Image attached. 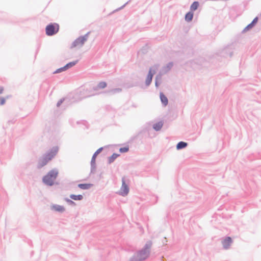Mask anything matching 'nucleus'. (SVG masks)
<instances>
[{
  "mask_svg": "<svg viewBox=\"0 0 261 261\" xmlns=\"http://www.w3.org/2000/svg\"><path fill=\"white\" fill-rule=\"evenodd\" d=\"M59 30L58 24L54 23L47 25L45 28L46 34L47 36H53L57 34Z\"/></svg>",
  "mask_w": 261,
  "mask_h": 261,
  "instance_id": "3",
  "label": "nucleus"
},
{
  "mask_svg": "<svg viewBox=\"0 0 261 261\" xmlns=\"http://www.w3.org/2000/svg\"><path fill=\"white\" fill-rule=\"evenodd\" d=\"M107 83L105 82H100L97 85V87L99 89H103L106 87Z\"/></svg>",
  "mask_w": 261,
  "mask_h": 261,
  "instance_id": "18",
  "label": "nucleus"
},
{
  "mask_svg": "<svg viewBox=\"0 0 261 261\" xmlns=\"http://www.w3.org/2000/svg\"><path fill=\"white\" fill-rule=\"evenodd\" d=\"M160 99L164 105V106H166L168 104V100L167 97L162 93H160Z\"/></svg>",
  "mask_w": 261,
  "mask_h": 261,
  "instance_id": "10",
  "label": "nucleus"
},
{
  "mask_svg": "<svg viewBox=\"0 0 261 261\" xmlns=\"http://www.w3.org/2000/svg\"><path fill=\"white\" fill-rule=\"evenodd\" d=\"M70 197L74 200H81L83 199V196L82 195H70Z\"/></svg>",
  "mask_w": 261,
  "mask_h": 261,
  "instance_id": "13",
  "label": "nucleus"
},
{
  "mask_svg": "<svg viewBox=\"0 0 261 261\" xmlns=\"http://www.w3.org/2000/svg\"><path fill=\"white\" fill-rule=\"evenodd\" d=\"M76 64V62H70L68 64H67L65 66V67H66V69H68L69 67H71L73 66H74Z\"/></svg>",
  "mask_w": 261,
  "mask_h": 261,
  "instance_id": "23",
  "label": "nucleus"
},
{
  "mask_svg": "<svg viewBox=\"0 0 261 261\" xmlns=\"http://www.w3.org/2000/svg\"><path fill=\"white\" fill-rule=\"evenodd\" d=\"M91 185L90 184H79V187L82 189H87L90 188Z\"/></svg>",
  "mask_w": 261,
  "mask_h": 261,
  "instance_id": "17",
  "label": "nucleus"
},
{
  "mask_svg": "<svg viewBox=\"0 0 261 261\" xmlns=\"http://www.w3.org/2000/svg\"><path fill=\"white\" fill-rule=\"evenodd\" d=\"M253 26V25L252 24V23H251L245 28V30H248L252 28Z\"/></svg>",
  "mask_w": 261,
  "mask_h": 261,
  "instance_id": "24",
  "label": "nucleus"
},
{
  "mask_svg": "<svg viewBox=\"0 0 261 261\" xmlns=\"http://www.w3.org/2000/svg\"><path fill=\"white\" fill-rule=\"evenodd\" d=\"M56 149L54 150L53 153V155L51 157H47V156H44L42 159H41L38 163V167L40 168L46 165L47 163L50 161L55 155H56Z\"/></svg>",
  "mask_w": 261,
  "mask_h": 261,
  "instance_id": "4",
  "label": "nucleus"
},
{
  "mask_svg": "<svg viewBox=\"0 0 261 261\" xmlns=\"http://www.w3.org/2000/svg\"><path fill=\"white\" fill-rule=\"evenodd\" d=\"M66 70V67H63L62 68H59L58 69H57L56 71L54 72V73H59V72H62L63 71H64Z\"/></svg>",
  "mask_w": 261,
  "mask_h": 261,
  "instance_id": "21",
  "label": "nucleus"
},
{
  "mask_svg": "<svg viewBox=\"0 0 261 261\" xmlns=\"http://www.w3.org/2000/svg\"><path fill=\"white\" fill-rule=\"evenodd\" d=\"M56 150V155L57 154V152H58V148L57 147H53L50 151L49 152H48L47 153H46L45 156H47V157H51L53 155V152L54 151V150Z\"/></svg>",
  "mask_w": 261,
  "mask_h": 261,
  "instance_id": "14",
  "label": "nucleus"
},
{
  "mask_svg": "<svg viewBox=\"0 0 261 261\" xmlns=\"http://www.w3.org/2000/svg\"><path fill=\"white\" fill-rule=\"evenodd\" d=\"M151 246V243L150 242L146 244L145 248L140 251L137 254V259L138 260L145 259L148 256L149 254V249Z\"/></svg>",
  "mask_w": 261,
  "mask_h": 261,
  "instance_id": "2",
  "label": "nucleus"
},
{
  "mask_svg": "<svg viewBox=\"0 0 261 261\" xmlns=\"http://www.w3.org/2000/svg\"><path fill=\"white\" fill-rule=\"evenodd\" d=\"M5 102V99L4 98H1L0 97V105H3Z\"/></svg>",
  "mask_w": 261,
  "mask_h": 261,
  "instance_id": "25",
  "label": "nucleus"
},
{
  "mask_svg": "<svg viewBox=\"0 0 261 261\" xmlns=\"http://www.w3.org/2000/svg\"><path fill=\"white\" fill-rule=\"evenodd\" d=\"M118 156V154L114 153L109 158L110 163L113 162Z\"/></svg>",
  "mask_w": 261,
  "mask_h": 261,
  "instance_id": "19",
  "label": "nucleus"
},
{
  "mask_svg": "<svg viewBox=\"0 0 261 261\" xmlns=\"http://www.w3.org/2000/svg\"><path fill=\"white\" fill-rule=\"evenodd\" d=\"M129 192V188L125 183L124 180L122 179V184L119 191V194L122 196H126Z\"/></svg>",
  "mask_w": 261,
  "mask_h": 261,
  "instance_id": "5",
  "label": "nucleus"
},
{
  "mask_svg": "<svg viewBox=\"0 0 261 261\" xmlns=\"http://www.w3.org/2000/svg\"><path fill=\"white\" fill-rule=\"evenodd\" d=\"M163 125L162 122H159L153 125V128L155 130H159L161 129Z\"/></svg>",
  "mask_w": 261,
  "mask_h": 261,
  "instance_id": "12",
  "label": "nucleus"
},
{
  "mask_svg": "<svg viewBox=\"0 0 261 261\" xmlns=\"http://www.w3.org/2000/svg\"><path fill=\"white\" fill-rule=\"evenodd\" d=\"M232 243V240L230 237H227L222 242L223 247L225 249H227Z\"/></svg>",
  "mask_w": 261,
  "mask_h": 261,
  "instance_id": "8",
  "label": "nucleus"
},
{
  "mask_svg": "<svg viewBox=\"0 0 261 261\" xmlns=\"http://www.w3.org/2000/svg\"><path fill=\"white\" fill-rule=\"evenodd\" d=\"M187 145V144L184 142H179L177 146H176V148L177 149H182L183 148H185V147H186Z\"/></svg>",
  "mask_w": 261,
  "mask_h": 261,
  "instance_id": "15",
  "label": "nucleus"
},
{
  "mask_svg": "<svg viewBox=\"0 0 261 261\" xmlns=\"http://www.w3.org/2000/svg\"><path fill=\"white\" fill-rule=\"evenodd\" d=\"M86 41V38L84 37L78 38L72 44V47H81Z\"/></svg>",
  "mask_w": 261,
  "mask_h": 261,
  "instance_id": "6",
  "label": "nucleus"
},
{
  "mask_svg": "<svg viewBox=\"0 0 261 261\" xmlns=\"http://www.w3.org/2000/svg\"><path fill=\"white\" fill-rule=\"evenodd\" d=\"M193 17V13L192 12H189L185 16V20L187 21H190L192 20Z\"/></svg>",
  "mask_w": 261,
  "mask_h": 261,
  "instance_id": "11",
  "label": "nucleus"
},
{
  "mask_svg": "<svg viewBox=\"0 0 261 261\" xmlns=\"http://www.w3.org/2000/svg\"><path fill=\"white\" fill-rule=\"evenodd\" d=\"M4 91V88L2 87H0V94L2 93Z\"/></svg>",
  "mask_w": 261,
  "mask_h": 261,
  "instance_id": "27",
  "label": "nucleus"
},
{
  "mask_svg": "<svg viewBox=\"0 0 261 261\" xmlns=\"http://www.w3.org/2000/svg\"><path fill=\"white\" fill-rule=\"evenodd\" d=\"M129 150V147L128 146H125L124 147H121L119 149V151L121 153L126 152Z\"/></svg>",
  "mask_w": 261,
  "mask_h": 261,
  "instance_id": "20",
  "label": "nucleus"
},
{
  "mask_svg": "<svg viewBox=\"0 0 261 261\" xmlns=\"http://www.w3.org/2000/svg\"><path fill=\"white\" fill-rule=\"evenodd\" d=\"M257 20H258V19L257 17H256L253 20L251 23H252V24L254 25L257 22Z\"/></svg>",
  "mask_w": 261,
  "mask_h": 261,
  "instance_id": "26",
  "label": "nucleus"
},
{
  "mask_svg": "<svg viewBox=\"0 0 261 261\" xmlns=\"http://www.w3.org/2000/svg\"><path fill=\"white\" fill-rule=\"evenodd\" d=\"M67 201L70 203H74V202L72 201H71V200H69V199L67 200Z\"/></svg>",
  "mask_w": 261,
  "mask_h": 261,
  "instance_id": "28",
  "label": "nucleus"
},
{
  "mask_svg": "<svg viewBox=\"0 0 261 261\" xmlns=\"http://www.w3.org/2000/svg\"><path fill=\"white\" fill-rule=\"evenodd\" d=\"M155 71L154 70H152V69L150 68L146 80V84L147 86L149 85V84L151 83L152 77Z\"/></svg>",
  "mask_w": 261,
  "mask_h": 261,
  "instance_id": "7",
  "label": "nucleus"
},
{
  "mask_svg": "<svg viewBox=\"0 0 261 261\" xmlns=\"http://www.w3.org/2000/svg\"><path fill=\"white\" fill-rule=\"evenodd\" d=\"M199 6V3L198 2H194L191 6L190 9L191 11L196 10Z\"/></svg>",
  "mask_w": 261,
  "mask_h": 261,
  "instance_id": "16",
  "label": "nucleus"
},
{
  "mask_svg": "<svg viewBox=\"0 0 261 261\" xmlns=\"http://www.w3.org/2000/svg\"><path fill=\"white\" fill-rule=\"evenodd\" d=\"M58 174V172L56 169L50 171L43 178V181L46 185L52 186L54 184V181L56 178Z\"/></svg>",
  "mask_w": 261,
  "mask_h": 261,
  "instance_id": "1",
  "label": "nucleus"
},
{
  "mask_svg": "<svg viewBox=\"0 0 261 261\" xmlns=\"http://www.w3.org/2000/svg\"><path fill=\"white\" fill-rule=\"evenodd\" d=\"M51 210L58 212H63L65 211L64 206L60 205H53L51 207Z\"/></svg>",
  "mask_w": 261,
  "mask_h": 261,
  "instance_id": "9",
  "label": "nucleus"
},
{
  "mask_svg": "<svg viewBox=\"0 0 261 261\" xmlns=\"http://www.w3.org/2000/svg\"><path fill=\"white\" fill-rule=\"evenodd\" d=\"M102 150V148H100L99 149H98L94 154L93 157H92V160H94L95 158H96V155H98V154L101 151V150Z\"/></svg>",
  "mask_w": 261,
  "mask_h": 261,
  "instance_id": "22",
  "label": "nucleus"
}]
</instances>
